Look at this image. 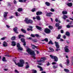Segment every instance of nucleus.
<instances>
[{"instance_id":"57","label":"nucleus","mask_w":73,"mask_h":73,"mask_svg":"<svg viewBox=\"0 0 73 73\" xmlns=\"http://www.w3.org/2000/svg\"><path fill=\"white\" fill-rule=\"evenodd\" d=\"M61 33H64V31H63V30H61Z\"/></svg>"},{"instance_id":"48","label":"nucleus","mask_w":73,"mask_h":73,"mask_svg":"<svg viewBox=\"0 0 73 73\" xmlns=\"http://www.w3.org/2000/svg\"><path fill=\"white\" fill-rule=\"evenodd\" d=\"M32 12H35V9L34 8L32 10Z\"/></svg>"},{"instance_id":"61","label":"nucleus","mask_w":73,"mask_h":73,"mask_svg":"<svg viewBox=\"0 0 73 73\" xmlns=\"http://www.w3.org/2000/svg\"><path fill=\"white\" fill-rule=\"evenodd\" d=\"M4 70L5 71H7V70H8V69H4Z\"/></svg>"},{"instance_id":"40","label":"nucleus","mask_w":73,"mask_h":73,"mask_svg":"<svg viewBox=\"0 0 73 73\" xmlns=\"http://www.w3.org/2000/svg\"><path fill=\"white\" fill-rule=\"evenodd\" d=\"M44 40L46 41V42H48V39L47 38H46L44 39Z\"/></svg>"},{"instance_id":"5","label":"nucleus","mask_w":73,"mask_h":73,"mask_svg":"<svg viewBox=\"0 0 73 73\" xmlns=\"http://www.w3.org/2000/svg\"><path fill=\"white\" fill-rule=\"evenodd\" d=\"M45 58L44 57H42L41 58L40 60H38V62H44L45 61Z\"/></svg>"},{"instance_id":"47","label":"nucleus","mask_w":73,"mask_h":73,"mask_svg":"<svg viewBox=\"0 0 73 73\" xmlns=\"http://www.w3.org/2000/svg\"><path fill=\"white\" fill-rule=\"evenodd\" d=\"M15 72L16 73H19V72L18 71H17V70H15Z\"/></svg>"},{"instance_id":"12","label":"nucleus","mask_w":73,"mask_h":73,"mask_svg":"<svg viewBox=\"0 0 73 73\" xmlns=\"http://www.w3.org/2000/svg\"><path fill=\"white\" fill-rule=\"evenodd\" d=\"M3 46L5 47L7 46V43L5 42H3Z\"/></svg>"},{"instance_id":"38","label":"nucleus","mask_w":73,"mask_h":73,"mask_svg":"<svg viewBox=\"0 0 73 73\" xmlns=\"http://www.w3.org/2000/svg\"><path fill=\"white\" fill-rule=\"evenodd\" d=\"M49 49L50 50H51V51H52V52H53L54 51V50L53 48H49Z\"/></svg>"},{"instance_id":"64","label":"nucleus","mask_w":73,"mask_h":73,"mask_svg":"<svg viewBox=\"0 0 73 73\" xmlns=\"http://www.w3.org/2000/svg\"><path fill=\"white\" fill-rule=\"evenodd\" d=\"M42 73H46L45 72L42 71Z\"/></svg>"},{"instance_id":"32","label":"nucleus","mask_w":73,"mask_h":73,"mask_svg":"<svg viewBox=\"0 0 73 73\" xmlns=\"http://www.w3.org/2000/svg\"><path fill=\"white\" fill-rule=\"evenodd\" d=\"M55 21H56V22H57L58 21L59 22V23H61L60 21V20H58V19H57V18H56L55 19Z\"/></svg>"},{"instance_id":"13","label":"nucleus","mask_w":73,"mask_h":73,"mask_svg":"<svg viewBox=\"0 0 73 73\" xmlns=\"http://www.w3.org/2000/svg\"><path fill=\"white\" fill-rule=\"evenodd\" d=\"M53 13H47L46 14V16H49V17H50L51 16V15H52Z\"/></svg>"},{"instance_id":"2","label":"nucleus","mask_w":73,"mask_h":73,"mask_svg":"<svg viewBox=\"0 0 73 73\" xmlns=\"http://www.w3.org/2000/svg\"><path fill=\"white\" fill-rule=\"evenodd\" d=\"M27 52L28 53L30 54V55H33V57L34 59H36V57H35V52L34 51L32 50L31 49H30L29 48H28V47H27Z\"/></svg>"},{"instance_id":"4","label":"nucleus","mask_w":73,"mask_h":73,"mask_svg":"<svg viewBox=\"0 0 73 73\" xmlns=\"http://www.w3.org/2000/svg\"><path fill=\"white\" fill-rule=\"evenodd\" d=\"M50 56L52 58H53L54 59V61L57 62V61H58V58L57 57L52 56V55H50Z\"/></svg>"},{"instance_id":"8","label":"nucleus","mask_w":73,"mask_h":73,"mask_svg":"<svg viewBox=\"0 0 73 73\" xmlns=\"http://www.w3.org/2000/svg\"><path fill=\"white\" fill-rule=\"evenodd\" d=\"M44 32L46 33H50V30L49 29H46L44 30Z\"/></svg>"},{"instance_id":"50","label":"nucleus","mask_w":73,"mask_h":73,"mask_svg":"<svg viewBox=\"0 0 73 73\" xmlns=\"http://www.w3.org/2000/svg\"><path fill=\"white\" fill-rule=\"evenodd\" d=\"M18 14V13H17V12H15V15H16V16H19V15H18L17 14Z\"/></svg>"},{"instance_id":"39","label":"nucleus","mask_w":73,"mask_h":73,"mask_svg":"<svg viewBox=\"0 0 73 73\" xmlns=\"http://www.w3.org/2000/svg\"><path fill=\"white\" fill-rule=\"evenodd\" d=\"M53 44V43H52V42L50 40L49 42V44Z\"/></svg>"},{"instance_id":"11","label":"nucleus","mask_w":73,"mask_h":73,"mask_svg":"<svg viewBox=\"0 0 73 73\" xmlns=\"http://www.w3.org/2000/svg\"><path fill=\"white\" fill-rule=\"evenodd\" d=\"M26 69H28L29 68V64L28 63V62H26Z\"/></svg>"},{"instance_id":"46","label":"nucleus","mask_w":73,"mask_h":73,"mask_svg":"<svg viewBox=\"0 0 73 73\" xmlns=\"http://www.w3.org/2000/svg\"><path fill=\"white\" fill-rule=\"evenodd\" d=\"M67 28H69L70 27V26L69 25H67Z\"/></svg>"},{"instance_id":"17","label":"nucleus","mask_w":73,"mask_h":73,"mask_svg":"<svg viewBox=\"0 0 73 73\" xmlns=\"http://www.w3.org/2000/svg\"><path fill=\"white\" fill-rule=\"evenodd\" d=\"M37 67L40 69V71H42L43 69L42 67L40 66H37Z\"/></svg>"},{"instance_id":"49","label":"nucleus","mask_w":73,"mask_h":73,"mask_svg":"<svg viewBox=\"0 0 73 73\" xmlns=\"http://www.w3.org/2000/svg\"><path fill=\"white\" fill-rule=\"evenodd\" d=\"M19 1L21 3H23V0H19Z\"/></svg>"},{"instance_id":"58","label":"nucleus","mask_w":73,"mask_h":73,"mask_svg":"<svg viewBox=\"0 0 73 73\" xmlns=\"http://www.w3.org/2000/svg\"><path fill=\"white\" fill-rule=\"evenodd\" d=\"M14 4H17V2H16V1H14Z\"/></svg>"},{"instance_id":"19","label":"nucleus","mask_w":73,"mask_h":73,"mask_svg":"<svg viewBox=\"0 0 73 73\" xmlns=\"http://www.w3.org/2000/svg\"><path fill=\"white\" fill-rule=\"evenodd\" d=\"M62 14H63V15H65L66 14H67V13H68L67 12V11H63L62 12Z\"/></svg>"},{"instance_id":"20","label":"nucleus","mask_w":73,"mask_h":73,"mask_svg":"<svg viewBox=\"0 0 73 73\" xmlns=\"http://www.w3.org/2000/svg\"><path fill=\"white\" fill-rule=\"evenodd\" d=\"M63 18L64 20H66V18H68V17L67 15H64L63 17Z\"/></svg>"},{"instance_id":"63","label":"nucleus","mask_w":73,"mask_h":73,"mask_svg":"<svg viewBox=\"0 0 73 73\" xmlns=\"http://www.w3.org/2000/svg\"><path fill=\"white\" fill-rule=\"evenodd\" d=\"M13 17V16H11L9 17L10 19H12Z\"/></svg>"},{"instance_id":"23","label":"nucleus","mask_w":73,"mask_h":73,"mask_svg":"<svg viewBox=\"0 0 73 73\" xmlns=\"http://www.w3.org/2000/svg\"><path fill=\"white\" fill-rule=\"evenodd\" d=\"M36 28H37V29H39V30H40V29H41V27H38L37 26H36Z\"/></svg>"},{"instance_id":"6","label":"nucleus","mask_w":73,"mask_h":73,"mask_svg":"<svg viewBox=\"0 0 73 73\" xmlns=\"http://www.w3.org/2000/svg\"><path fill=\"white\" fill-rule=\"evenodd\" d=\"M17 48H18L19 50H23V48L21 47L20 45V44L17 43Z\"/></svg>"},{"instance_id":"26","label":"nucleus","mask_w":73,"mask_h":73,"mask_svg":"<svg viewBox=\"0 0 73 73\" xmlns=\"http://www.w3.org/2000/svg\"><path fill=\"white\" fill-rule=\"evenodd\" d=\"M70 61L68 59H67L66 60V64H69Z\"/></svg>"},{"instance_id":"27","label":"nucleus","mask_w":73,"mask_h":73,"mask_svg":"<svg viewBox=\"0 0 73 73\" xmlns=\"http://www.w3.org/2000/svg\"><path fill=\"white\" fill-rule=\"evenodd\" d=\"M21 31L22 32H23V33H26V31H25V30H24L23 29H21Z\"/></svg>"},{"instance_id":"55","label":"nucleus","mask_w":73,"mask_h":73,"mask_svg":"<svg viewBox=\"0 0 73 73\" xmlns=\"http://www.w3.org/2000/svg\"><path fill=\"white\" fill-rule=\"evenodd\" d=\"M49 65H50V64L48 62L47 64V66H49Z\"/></svg>"},{"instance_id":"62","label":"nucleus","mask_w":73,"mask_h":73,"mask_svg":"<svg viewBox=\"0 0 73 73\" xmlns=\"http://www.w3.org/2000/svg\"><path fill=\"white\" fill-rule=\"evenodd\" d=\"M60 50V49H56V51H58V50Z\"/></svg>"},{"instance_id":"43","label":"nucleus","mask_w":73,"mask_h":73,"mask_svg":"<svg viewBox=\"0 0 73 73\" xmlns=\"http://www.w3.org/2000/svg\"><path fill=\"white\" fill-rule=\"evenodd\" d=\"M50 11H51V12H54V10L53 9H50Z\"/></svg>"},{"instance_id":"22","label":"nucleus","mask_w":73,"mask_h":73,"mask_svg":"<svg viewBox=\"0 0 73 73\" xmlns=\"http://www.w3.org/2000/svg\"><path fill=\"white\" fill-rule=\"evenodd\" d=\"M32 73H36L37 71H36V70L33 69L32 70Z\"/></svg>"},{"instance_id":"9","label":"nucleus","mask_w":73,"mask_h":73,"mask_svg":"<svg viewBox=\"0 0 73 73\" xmlns=\"http://www.w3.org/2000/svg\"><path fill=\"white\" fill-rule=\"evenodd\" d=\"M13 31L16 33H19V32L18 31H17V27H15L13 29Z\"/></svg>"},{"instance_id":"3","label":"nucleus","mask_w":73,"mask_h":73,"mask_svg":"<svg viewBox=\"0 0 73 73\" xmlns=\"http://www.w3.org/2000/svg\"><path fill=\"white\" fill-rule=\"evenodd\" d=\"M25 23L27 24H29V23H33V21L31 20H28V18H26L25 21Z\"/></svg>"},{"instance_id":"33","label":"nucleus","mask_w":73,"mask_h":73,"mask_svg":"<svg viewBox=\"0 0 73 73\" xmlns=\"http://www.w3.org/2000/svg\"><path fill=\"white\" fill-rule=\"evenodd\" d=\"M23 9L21 8H19L18 9V12H20L22 11Z\"/></svg>"},{"instance_id":"15","label":"nucleus","mask_w":73,"mask_h":73,"mask_svg":"<svg viewBox=\"0 0 73 73\" xmlns=\"http://www.w3.org/2000/svg\"><path fill=\"white\" fill-rule=\"evenodd\" d=\"M11 44L12 45V46H15V45H16V42H15L14 41H13L12 42Z\"/></svg>"},{"instance_id":"10","label":"nucleus","mask_w":73,"mask_h":73,"mask_svg":"<svg viewBox=\"0 0 73 73\" xmlns=\"http://www.w3.org/2000/svg\"><path fill=\"white\" fill-rule=\"evenodd\" d=\"M55 43L56 44V48H60V46L58 45V43L56 42H55Z\"/></svg>"},{"instance_id":"60","label":"nucleus","mask_w":73,"mask_h":73,"mask_svg":"<svg viewBox=\"0 0 73 73\" xmlns=\"http://www.w3.org/2000/svg\"><path fill=\"white\" fill-rule=\"evenodd\" d=\"M61 67V68H62V64H60L59 65Z\"/></svg>"},{"instance_id":"53","label":"nucleus","mask_w":73,"mask_h":73,"mask_svg":"<svg viewBox=\"0 0 73 73\" xmlns=\"http://www.w3.org/2000/svg\"><path fill=\"white\" fill-rule=\"evenodd\" d=\"M56 64V62H53L52 63V65H54V64Z\"/></svg>"},{"instance_id":"1","label":"nucleus","mask_w":73,"mask_h":73,"mask_svg":"<svg viewBox=\"0 0 73 73\" xmlns=\"http://www.w3.org/2000/svg\"><path fill=\"white\" fill-rule=\"evenodd\" d=\"M13 61L15 62V65H18V66H19V67H23V66H24V64L25 63L24 60L22 59L20 60H19L20 62H18L17 64L16 62V60H13Z\"/></svg>"},{"instance_id":"24","label":"nucleus","mask_w":73,"mask_h":73,"mask_svg":"<svg viewBox=\"0 0 73 73\" xmlns=\"http://www.w3.org/2000/svg\"><path fill=\"white\" fill-rule=\"evenodd\" d=\"M15 38H16V37H15V36H13L11 38V40H15Z\"/></svg>"},{"instance_id":"45","label":"nucleus","mask_w":73,"mask_h":73,"mask_svg":"<svg viewBox=\"0 0 73 73\" xmlns=\"http://www.w3.org/2000/svg\"><path fill=\"white\" fill-rule=\"evenodd\" d=\"M62 28V26H60L58 27V29H61Z\"/></svg>"},{"instance_id":"36","label":"nucleus","mask_w":73,"mask_h":73,"mask_svg":"<svg viewBox=\"0 0 73 73\" xmlns=\"http://www.w3.org/2000/svg\"><path fill=\"white\" fill-rule=\"evenodd\" d=\"M59 25L60 24L57 23L55 25L56 27H59Z\"/></svg>"},{"instance_id":"42","label":"nucleus","mask_w":73,"mask_h":73,"mask_svg":"<svg viewBox=\"0 0 73 73\" xmlns=\"http://www.w3.org/2000/svg\"><path fill=\"white\" fill-rule=\"evenodd\" d=\"M5 38H6V37L2 38H1V40H5Z\"/></svg>"},{"instance_id":"56","label":"nucleus","mask_w":73,"mask_h":73,"mask_svg":"<svg viewBox=\"0 0 73 73\" xmlns=\"http://www.w3.org/2000/svg\"><path fill=\"white\" fill-rule=\"evenodd\" d=\"M6 27L7 28H9V27H10V26H9L8 25H6Z\"/></svg>"},{"instance_id":"18","label":"nucleus","mask_w":73,"mask_h":73,"mask_svg":"<svg viewBox=\"0 0 73 73\" xmlns=\"http://www.w3.org/2000/svg\"><path fill=\"white\" fill-rule=\"evenodd\" d=\"M31 46H33L32 47V49H35V48H37V46H35L33 44L31 45Z\"/></svg>"},{"instance_id":"14","label":"nucleus","mask_w":73,"mask_h":73,"mask_svg":"<svg viewBox=\"0 0 73 73\" xmlns=\"http://www.w3.org/2000/svg\"><path fill=\"white\" fill-rule=\"evenodd\" d=\"M41 14H42V12H41L38 11L36 13V15H40Z\"/></svg>"},{"instance_id":"52","label":"nucleus","mask_w":73,"mask_h":73,"mask_svg":"<svg viewBox=\"0 0 73 73\" xmlns=\"http://www.w3.org/2000/svg\"><path fill=\"white\" fill-rule=\"evenodd\" d=\"M19 38H20L21 37V35H19Z\"/></svg>"},{"instance_id":"51","label":"nucleus","mask_w":73,"mask_h":73,"mask_svg":"<svg viewBox=\"0 0 73 73\" xmlns=\"http://www.w3.org/2000/svg\"><path fill=\"white\" fill-rule=\"evenodd\" d=\"M35 36H36V37H38V36H39L38 34H36L35 35Z\"/></svg>"},{"instance_id":"41","label":"nucleus","mask_w":73,"mask_h":73,"mask_svg":"<svg viewBox=\"0 0 73 73\" xmlns=\"http://www.w3.org/2000/svg\"><path fill=\"white\" fill-rule=\"evenodd\" d=\"M31 36L33 37H35V35H34L33 34H31Z\"/></svg>"},{"instance_id":"29","label":"nucleus","mask_w":73,"mask_h":73,"mask_svg":"<svg viewBox=\"0 0 73 73\" xmlns=\"http://www.w3.org/2000/svg\"><path fill=\"white\" fill-rule=\"evenodd\" d=\"M64 70L65 72H69V70H68L67 69H64Z\"/></svg>"},{"instance_id":"30","label":"nucleus","mask_w":73,"mask_h":73,"mask_svg":"<svg viewBox=\"0 0 73 73\" xmlns=\"http://www.w3.org/2000/svg\"><path fill=\"white\" fill-rule=\"evenodd\" d=\"M48 28L50 29H53V27L51 26H48Z\"/></svg>"},{"instance_id":"37","label":"nucleus","mask_w":73,"mask_h":73,"mask_svg":"<svg viewBox=\"0 0 73 73\" xmlns=\"http://www.w3.org/2000/svg\"><path fill=\"white\" fill-rule=\"evenodd\" d=\"M2 61H5V57H3Z\"/></svg>"},{"instance_id":"28","label":"nucleus","mask_w":73,"mask_h":73,"mask_svg":"<svg viewBox=\"0 0 73 73\" xmlns=\"http://www.w3.org/2000/svg\"><path fill=\"white\" fill-rule=\"evenodd\" d=\"M36 18L38 20H40V17L39 16H37L36 17Z\"/></svg>"},{"instance_id":"16","label":"nucleus","mask_w":73,"mask_h":73,"mask_svg":"<svg viewBox=\"0 0 73 73\" xmlns=\"http://www.w3.org/2000/svg\"><path fill=\"white\" fill-rule=\"evenodd\" d=\"M8 13L7 12H5L4 14V17H5L7 16V14Z\"/></svg>"},{"instance_id":"25","label":"nucleus","mask_w":73,"mask_h":73,"mask_svg":"<svg viewBox=\"0 0 73 73\" xmlns=\"http://www.w3.org/2000/svg\"><path fill=\"white\" fill-rule=\"evenodd\" d=\"M66 35H67V36H70V33L68 32H66Z\"/></svg>"},{"instance_id":"44","label":"nucleus","mask_w":73,"mask_h":73,"mask_svg":"<svg viewBox=\"0 0 73 73\" xmlns=\"http://www.w3.org/2000/svg\"><path fill=\"white\" fill-rule=\"evenodd\" d=\"M53 67L54 69H56V68H57V66H53Z\"/></svg>"},{"instance_id":"59","label":"nucleus","mask_w":73,"mask_h":73,"mask_svg":"<svg viewBox=\"0 0 73 73\" xmlns=\"http://www.w3.org/2000/svg\"><path fill=\"white\" fill-rule=\"evenodd\" d=\"M40 53V52H39V51H36V54H39V53Z\"/></svg>"},{"instance_id":"31","label":"nucleus","mask_w":73,"mask_h":73,"mask_svg":"<svg viewBox=\"0 0 73 73\" xmlns=\"http://www.w3.org/2000/svg\"><path fill=\"white\" fill-rule=\"evenodd\" d=\"M46 4L47 5V6H49L50 5V3L49 2H46Z\"/></svg>"},{"instance_id":"7","label":"nucleus","mask_w":73,"mask_h":73,"mask_svg":"<svg viewBox=\"0 0 73 73\" xmlns=\"http://www.w3.org/2000/svg\"><path fill=\"white\" fill-rule=\"evenodd\" d=\"M64 50L66 52L68 53L70 52V50L68 49V47L67 46H66L64 48Z\"/></svg>"},{"instance_id":"21","label":"nucleus","mask_w":73,"mask_h":73,"mask_svg":"<svg viewBox=\"0 0 73 73\" xmlns=\"http://www.w3.org/2000/svg\"><path fill=\"white\" fill-rule=\"evenodd\" d=\"M67 5L69 6V7H72V3H68Z\"/></svg>"},{"instance_id":"54","label":"nucleus","mask_w":73,"mask_h":73,"mask_svg":"<svg viewBox=\"0 0 73 73\" xmlns=\"http://www.w3.org/2000/svg\"><path fill=\"white\" fill-rule=\"evenodd\" d=\"M27 31H32V29H27Z\"/></svg>"},{"instance_id":"34","label":"nucleus","mask_w":73,"mask_h":73,"mask_svg":"<svg viewBox=\"0 0 73 73\" xmlns=\"http://www.w3.org/2000/svg\"><path fill=\"white\" fill-rule=\"evenodd\" d=\"M21 40L23 42H25V39L24 38L21 39Z\"/></svg>"},{"instance_id":"35","label":"nucleus","mask_w":73,"mask_h":73,"mask_svg":"<svg viewBox=\"0 0 73 73\" xmlns=\"http://www.w3.org/2000/svg\"><path fill=\"white\" fill-rule=\"evenodd\" d=\"M60 37H61V35H58V36L57 37V39H60Z\"/></svg>"}]
</instances>
